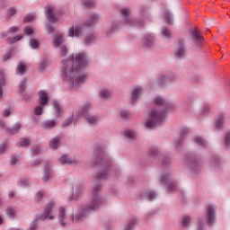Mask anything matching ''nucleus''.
Listing matches in <instances>:
<instances>
[{"instance_id":"f257e3e1","label":"nucleus","mask_w":230,"mask_h":230,"mask_svg":"<svg viewBox=\"0 0 230 230\" xmlns=\"http://www.w3.org/2000/svg\"><path fill=\"white\" fill-rule=\"evenodd\" d=\"M60 71L62 80L68 83L69 89L79 87L87 80L85 70L75 68V54H71L67 58L61 60Z\"/></svg>"},{"instance_id":"f03ea898","label":"nucleus","mask_w":230,"mask_h":230,"mask_svg":"<svg viewBox=\"0 0 230 230\" xmlns=\"http://www.w3.org/2000/svg\"><path fill=\"white\" fill-rule=\"evenodd\" d=\"M164 118H166V111L154 110L150 113V119L146 122V127L147 128H155L164 121Z\"/></svg>"},{"instance_id":"7ed1b4c3","label":"nucleus","mask_w":230,"mask_h":230,"mask_svg":"<svg viewBox=\"0 0 230 230\" xmlns=\"http://www.w3.org/2000/svg\"><path fill=\"white\" fill-rule=\"evenodd\" d=\"M87 67V52L81 51L74 57V69L85 70Z\"/></svg>"},{"instance_id":"20e7f679","label":"nucleus","mask_w":230,"mask_h":230,"mask_svg":"<svg viewBox=\"0 0 230 230\" xmlns=\"http://www.w3.org/2000/svg\"><path fill=\"white\" fill-rule=\"evenodd\" d=\"M85 218H87V205L79 207L75 211V215L72 214V222H84Z\"/></svg>"},{"instance_id":"39448f33","label":"nucleus","mask_w":230,"mask_h":230,"mask_svg":"<svg viewBox=\"0 0 230 230\" xmlns=\"http://www.w3.org/2000/svg\"><path fill=\"white\" fill-rule=\"evenodd\" d=\"M84 33H85V27L82 25H72L68 29L67 35L68 37L80 39V37H83Z\"/></svg>"},{"instance_id":"423d86ee","label":"nucleus","mask_w":230,"mask_h":230,"mask_svg":"<svg viewBox=\"0 0 230 230\" xmlns=\"http://www.w3.org/2000/svg\"><path fill=\"white\" fill-rule=\"evenodd\" d=\"M53 208H55V202L53 200L49 201L45 206L44 212L40 217V220H46L47 218L53 220L54 217L51 215Z\"/></svg>"},{"instance_id":"0eeeda50","label":"nucleus","mask_w":230,"mask_h":230,"mask_svg":"<svg viewBox=\"0 0 230 230\" xmlns=\"http://www.w3.org/2000/svg\"><path fill=\"white\" fill-rule=\"evenodd\" d=\"M120 13L124 19V22L128 24L129 26H139L137 22H135L132 18H130V10L128 8H123L120 10Z\"/></svg>"},{"instance_id":"6e6552de","label":"nucleus","mask_w":230,"mask_h":230,"mask_svg":"<svg viewBox=\"0 0 230 230\" xmlns=\"http://www.w3.org/2000/svg\"><path fill=\"white\" fill-rule=\"evenodd\" d=\"M82 118H84L85 119H87V105L86 104L83 105L78 110V111L75 112L74 125H76V123L78 122V119Z\"/></svg>"},{"instance_id":"1a4fd4ad","label":"nucleus","mask_w":230,"mask_h":230,"mask_svg":"<svg viewBox=\"0 0 230 230\" xmlns=\"http://www.w3.org/2000/svg\"><path fill=\"white\" fill-rule=\"evenodd\" d=\"M58 123V120L57 119H47L41 122V128L43 130H51V128H55Z\"/></svg>"},{"instance_id":"9d476101","label":"nucleus","mask_w":230,"mask_h":230,"mask_svg":"<svg viewBox=\"0 0 230 230\" xmlns=\"http://www.w3.org/2000/svg\"><path fill=\"white\" fill-rule=\"evenodd\" d=\"M45 16L49 22H50V24H55V22L58 21V18L55 16V14L53 13V9L49 5L47 6V10L45 11Z\"/></svg>"},{"instance_id":"9b49d317","label":"nucleus","mask_w":230,"mask_h":230,"mask_svg":"<svg viewBox=\"0 0 230 230\" xmlns=\"http://www.w3.org/2000/svg\"><path fill=\"white\" fill-rule=\"evenodd\" d=\"M53 175V171L51 170V167L49 166V164L45 163L44 165V173L42 177L43 182H48L50 177Z\"/></svg>"},{"instance_id":"f8f14e48","label":"nucleus","mask_w":230,"mask_h":230,"mask_svg":"<svg viewBox=\"0 0 230 230\" xmlns=\"http://www.w3.org/2000/svg\"><path fill=\"white\" fill-rule=\"evenodd\" d=\"M142 94H143V88L141 86H137V87L133 88L132 93H131V103L137 102V99Z\"/></svg>"},{"instance_id":"ddd939ff","label":"nucleus","mask_w":230,"mask_h":230,"mask_svg":"<svg viewBox=\"0 0 230 230\" xmlns=\"http://www.w3.org/2000/svg\"><path fill=\"white\" fill-rule=\"evenodd\" d=\"M176 57H179V58H181V57H184L186 55V48L184 47V40H180L178 42V49L175 52Z\"/></svg>"},{"instance_id":"4468645a","label":"nucleus","mask_w":230,"mask_h":230,"mask_svg":"<svg viewBox=\"0 0 230 230\" xmlns=\"http://www.w3.org/2000/svg\"><path fill=\"white\" fill-rule=\"evenodd\" d=\"M190 36L192 37L194 42L197 44H200L203 39L202 36L199 33V28L195 27L194 29L190 30Z\"/></svg>"},{"instance_id":"2eb2a0df","label":"nucleus","mask_w":230,"mask_h":230,"mask_svg":"<svg viewBox=\"0 0 230 230\" xmlns=\"http://www.w3.org/2000/svg\"><path fill=\"white\" fill-rule=\"evenodd\" d=\"M52 107H53L55 118H60L63 112L62 106H60V103L58 102L53 101Z\"/></svg>"},{"instance_id":"dca6fc26","label":"nucleus","mask_w":230,"mask_h":230,"mask_svg":"<svg viewBox=\"0 0 230 230\" xmlns=\"http://www.w3.org/2000/svg\"><path fill=\"white\" fill-rule=\"evenodd\" d=\"M39 94H40V101H39L40 105H41V107L48 105V102H49V97L48 96V93L41 90L40 91Z\"/></svg>"},{"instance_id":"f3484780","label":"nucleus","mask_w":230,"mask_h":230,"mask_svg":"<svg viewBox=\"0 0 230 230\" xmlns=\"http://www.w3.org/2000/svg\"><path fill=\"white\" fill-rule=\"evenodd\" d=\"M98 22H100V15L93 13L88 17L87 26L93 27L95 24H98Z\"/></svg>"},{"instance_id":"a211bd4d","label":"nucleus","mask_w":230,"mask_h":230,"mask_svg":"<svg viewBox=\"0 0 230 230\" xmlns=\"http://www.w3.org/2000/svg\"><path fill=\"white\" fill-rule=\"evenodd\" d=\"M58 162L60 164H67L68 166H71L73 164V158H69L67 154H64L58 158Z\"/></svg>"},{"instance_id":"6ab92c4d","label":"nucleus","mask_w":230,"mask_h":230,"mask_svg":"<svg viewBox=\"0 0 230 230\" xmlns=\"http://www.w3.org/2000/svg\"><path fill=\"white\" fill-rule=\"evenodd\" d=\"M58 145H60V137L56 136L49 141V147L51 150H57L58 148Z\"/></svg>"},{"instance_id":"aec40b11","label":"nucleus","mask_w":230,"mask_h":230,"mask_svg":"<svg viewBox=\"0 0 230 230\" xmlns=\"http://www.w3.org/2000/svg\"><path fill=\"white\" fill-rule=\"evenodd\" d=\"M207 218L208 224L211 226V224H213V220H215V209H213L212 206H208V208Z\"/></svg>"},{"instance_id":"412c9836","label":"nucleus","mask_w":230,"mask_h":230,"mask_svg":"<svg viewBox=\"0 0 230 230\" xmlns=\"http://www.w3.org/2000/svg\"><path fill=\"white\" fill-rule=\"evenodd\" d=\"M17 31H19V26H12L5 32L1 33V37H8V35H13V33H17Z\"/></svg>"},{"instance_id":"4be33fe9","label":"nucleus","mask_w":230,"mask_h":230,"mask_svg":"<svg viewBox=\"0 0 230 230\" xmlns=\"http://www.w3.org/2000/svg\"><path fill=\"white\" fill-rule=\"evenodd\" d=\"M84 193V185L82 183H76L75 184V200H77V199Z\"/></svg>"},{"instance_id":"5701e85b","label":"nucleus","mask_w":230,"mask_h":230,"mask_svg":"<svg viewBox=\"0 0 230 230\" xmlns=\"http://www.w3.org/2000/svg\"><path fill=\"white\" fill-rule=\"evenodd\" d=\"M19 130H21V123H16L14 124V126L13 127V128H6L5 132L7 134H10V136H13V134H17V132H19Z\"/></svg>"},{"instance_id":"b1692460","label":"nucleus","mask_w":230,"mask_h":230,"mask_svg":"<svg viewBox=\"0 0 230 230\" xmlns=\"http://www.w3.org/2000/svg\"><path fill=\"white\" fill-rule=\"evenodd\" d=\"M27 82L28 80L26 79V77L21 81V83L18 85V94H22V93L26 91V87H28Z\"/></svg>"},{"instance_id":"393cba45","label":"nucleus","mask_w":230,"mask_h":230,"mask_svg":"<svg viewBox=\"0 0 230 230\" xmlns=\"http://www.w3.org/2000/svg\"><path fill=\"white\" fill-rule=\"evenodd\" d=\"M102 204V199L100 197L95 196L93 199L92 204L89 206L90 209H98L100 205Z\"/></svg>"},{"instance_id":"a878e982","label":"nucleus","mask_w":230,"mask_h":230,"mask_svg":"<svg viewBox=\"0 0 230 230\" xmlns=\"http://www.w3.org/2000/svg\"><path fill=\"white\" fill-rule=\"evenodd\" d=\"M6 84V76L4 75V72L0 71V98H3V88L1 85Z\"/></svg>"},{"instance_id":"bb28decb","label":"nucleus","mask_w":230,"mask_h":230,"mask_svg":"<svg viewBox=\"0 0 230 230\" xmlns=\"http://www.w3.org/2000/svg\"><path fill=\"white\" fill-rule=\"evenodd\" d=\"M154 41H155V39H154V36H152V35H146L144 38V44L147 48H150L151 46H154Z\"/></svg>"},{"instance_id":"cd10ccee","label":"nucleus","mask_w":230,"mask_h":230,"mask_svg":"<svg viewBox=\"0 0 230 230\" xmlns=\"http://www.w3.org/2000/svg\"><path fill=\"white\" fill-rule=\"evenodd\" d=\"M226 122V117L224 114L218 116L217 119L216 120V127L217 128H222L224 127V123Z\"/></svg>"},{"instance_id":"c85d7f7f","label":"nucleus","mask_w":230,"mask_h":230,"mask_svg":"<svg viewBox=\"0 0 230 230\" xmlns=\"http://www.w3.org/2000/svg\"><path fill=\"white\" fill-rule=\"evenodd\" d=\"M64 43V37L61 35L55 36L53 39V44L56 48H58L60 45Z\"/></svg>"},{"instance_id":"c756f323","label":"nucleus","mask_w":230,"mask_h":230,"mask_svg":"<svg viewBox=\"0 0 230 230\" xmlns=\"http://www.w3.org/2000/svg\"><path fill=\"white\" fill-rule=\"evenodd\" d=\"M140 197H146V199H147V200H154V199H155L156 195L155 192L154 191H148V192H142L140 194Z\"/></svg>"},{"instance_id":"7c9ffc66","label":"nucleus","mask_w":230,"mask_h":230,"mask_svg":"<svg viewBox=\"0 0 230 230\" xmlns=\"http://www.w3.org/2000/svg\"><path fill=\"white\" fill-rule=\"evenodd\" d=\"M29 46L31 48V49H39L40 47V42L35 39H31L29 40Z\"/></svg>"},{"instance_id":"2f4dec72","label":"nucleus","mask_w":230,"mask_h":230,"mask_svg":"<svg viewBox=\"0 0 230 230\" xmlns=\"http://www.w3.org/2000/svg\"><path fill=\"white\" fill-rule=\"evenodd\" d=\"M155 103L156 105H161L162 107H168V102L163 97H156L155 99Z\"/></svg>"},{"instance_id":"473e14b6","label":"nucleus","mask_w":230,"mask_h":230,"mask_svg":"<svg viewBox=\"0 0 230 230\" xmlns=\"http://www.w3.org/2000/svg\"><path fill=\"white\" fill-rule=\"evenodd\" d=\"M73 119H75V113L73 112L70 117H68L66 119L64 120L62 123L63 128H66V127H69L71 123H73Z\"/></svg>"},{"instance_id":"72a5a7b5","label":"nucleus","mask_w":230,"mask_h":230,"mask_svg":"<svg viewBox=\"0 0 230 230\" xmlns=\"http://www.w3.org/2000/svg\"><path fill=\"white\" fill-rule=\"evenodd\" d=\"M22 34L17 35L13 38H8L6 40L7 42H10V44H15V42H19V40H22Z\"/></svg>"},{"instance_id":"f704fd0d","label":"nucleus","mask_w":230,"mask_h":230,"mask_svg":"<svg viewBox=\"0 0 230 230\" xmlns=\"http://www.w3.org/2000/svg\"><path fill=\"white\" fill-rule=\"evenodd\" d=\"M58 222H62V220H66V208L64 207L59 208V214H58Z\"/></svg>"},{"instance_id":"c9c22d12","label":"nucleus","mask_w":230,"mask_h":230,"mask_svg":"<svg viewBox=\"0 0 230 230\" xmlns=\"http://www.w3.org/2000/svg\"><path fill=\"white\" fill-rule=\"evenodd\" d=\"M16 73H20V75H24V73H26V66L22 65V63H19L16 67Z\"/></svg>"},{"instance_id":"e433bc0d","label":"nucleus","mask_w":230,"mask_h":230,"mask_svg":"<svg viewBox=\"0 0 230 230\" xmlns=\"http://www.w3.org/2000/svg\"><path fill=\"white\" fill-rule=\"evenodd\" d=\"M13 53V49H9L6 53L3 56V62H6V60H10L12 58V55Z\"/></svg>"},{"instance_id":"4c0bfd02","label":"nucleus","mask_w":230,"mask_h":230,"mask_svg":"<svg viewBox=\"0 0 230 230\" xmlns=\"http://www.w3.org/2000/svg\"><path fill=\"white\" fill-rule=\"evenodd\" d=\"M100 96L101 98H103L105 100L109 98V96H111V91H109L108 89H102L100 91Z\"/></svg>"},{"instance_id":"58836bf2","label":"nucleus","mask_w":230,"mask_h":230,"mask_svg":"<svg viewBox=\"0 0 230 230\" xmlns=\"http://www.w3.org/2000/svg\"><path fill=\"white\" fill-rule=\"evenodd\" d=\"M88 123H90V125H96V123H98L99 119L98 117L94 116V115H88Z\"/></svg>"},{"instance_id":"ea45409f","label":"nucleus","mask_w":230,"mask_h":230,"mask_svg":"<svg viewBox=\"0 0 230 230\" xmlns=\"http://www.w3.org/2000/svg\"><path fill=\"white\" fill-rule=\"evenodd\" d=\"M15 13H17V10H15V7H11V8L7 11V18H6V21H10L11 17H13V15H15Z\"/></svg>"},{"instance_id":"a19ab883","label":"nucleus","mask_w":230,"mask_h":230,"mask_svg":"<svg viewBox=\"0 0 230 230\" xmlns=\"http://www.w3.org/2000/svg\"><path fill=\"white\" fill-rule=\"evenodd\" d=\"M18 186H21L22 188H28V186H29L28 179H26V178L19 179Z\"/></svg>"},{"instance_id":"79ce46f5","label":"nucleus","mask_w":230,"mask_h":230,"mask_svg":"<svg viewBox=\"0 0 230 230\" xmlns=\"http://www.w3.org/2000/svg\"><path fill=\"white\" fill-rule=\"evenodd\" d=\"M194 141L198 145H200V146H206V140H204V138H202L201 137H195Z\"/></svg>"},{"instance_id":"37998d69","label":"nucleus","mask_w":230,"mask_h":230,"mask_svg":"<svg viewBox=\"0 0 230 230\" xmlns=\"http://www.w3.org/2000/svg\"><path fill=\"white\" fill-rule=\"evenodd\" d=\"M6 215L9 218H15V210L13 208H7Z\"/></svg>"},{"instance_id":"c03bdc74","label":"nucleus","mask_w":230,"mask_h":230,"mask_svg":"<svg viewBox=\"0 0 230 230\" xmlns=\"http://www.w3.org/2000/svg\"><path fill=\"white\" fill-rule=\"evenodd\" d=\"M42 107H44V106H42V105L40 104V106H36V107L34 108V114H35L36 116H42V114H43V109H42Z\"/></svg>"},{"instance_id":"a18cd8bd","label":"nucleus","mask_w":230,"mask_h":230,"mask_svg":"<svg viewBox=\"0 0 230 230\" xmlns=\"http://www.w3.org/2000/svg\"><path fill=\"white\" fill-rule=\"evenodd\" d=\"M48 67V59H43L39 66L40 71H44Z\"/></svg>"},{"instance_id":"49530a36","label":"nucleus","mask_w":230,"mask_h":230,"mask_svg":"<svg viewBox=\"0 0 230 230\" xmlns=\"http://www.w3.org/2000/svg\"><path fill=\"white\" fill-rule=\"evenodd\" d=\"M31 141L27 137L22 138L20 142V146L24 147V146H30Z\"/></svg>"},{"instance_id":"de8ad7c7","label":"nucleus","mask_w":230,"mask_h":230,"mask_svg":"<svg viewBox=\"0 0 230 230\" xmlns=\"http://www.w3.org/2000/svg\"><path fill=\"white\" fill-rule=\"evenodd\" d=\"M124 136L129 139H134L136 137V133L132 130H127L125 131Z\"/></svg>"},{"instance_id":"09e8293b","label":"nucleus","mask_w":230,"mask_h":230,"mask_svg":"<svg viewBox=\"0 0 230 230\" xmlns=\"http://www.w3.org/2000/svg\"><path fill=\"white\" fill-rule=\"evenodd\" d=\"M23 33L30 37V35L33 34V29H31L30 26H25L23 29Z\"/></svg>"},{"instance_id":"8fccbe9b","label":"nucleus","mask_w":230,"mask_h":230,"mask_svg":"<svg viewBox=\"0 0 230 230\" xmlns=\"http://www.w3.org/2000/svg\"><path fill=\"white\" fill-rule=\"evenodd\" d=\"M35 19V15L29 13L23 18V22H31Z\"/></svg>"},{"instance_id":"3c124183","label":"nucleus","mask_w":230,"mask_h":230,"mask_svg":"<svg viewBox=\"0 0 230 230\" xmlns=\"http://www.w3.org/2000/svg\"><path fill=\"white\" fill-rule=\"evenodd\" d=\"M42 197H44V193L42 191H38L36 196H35V202L38 204V202H40L42 200Z\"/></svg>"},{"instance_id":"603ef678","label":"nucleus","mask_w":230,"mask_h":230,"mask_svg":"<svg viewBox=\"0 0 230 230\" xmlns=\"http://www.w3.org/2000/svg\"><path fill=\"white\" fill-rule=\"evenodd\" d=\"M19 161V158L17 157V155H13L11 156V159H10V164L11 166H14V164H17V162Z\"/></svg>"},{"instance_id":"864d4df0","label":"nucleus","mask_w":230,"mask_h":230,"mask_svg":"<svg viewBox=\"0 0 230 230\" xmlns=\"http://www.w3.org/2000/svg\"><path fill=\"white\" fill-rule=\"evenodd\" d=\"M137 220H131L125 227V230H132L134 228V225L136 224Z\"/></svg>"},{"instance_id":"5fc2aeb1","label":"nucleus","mask_w":230,"mask_h":230,"mask_svg":"<svg viewBox=\"0 0 230 230\" xmlns=\"http://www.w3.org/2000/svg\"><path fill=\"white\" fill-rule=\"evenodd\" d=\"M42 149L40 148V147H39V146H37L36 148H34V149H31V155L32 156H34V155H39V154H40V151H41Z\"/></svg>"},{"instance_id":"6e6d98bb","label":"nucleus","mask_w":230,"mask_h":230,"mask_svg":"<svg viewBox=\"0 0 230 230\" xmlns=\"http://www.w3.org/2000/svg\"><path fill=\"white\" fill-rule=\"evenodd\" d=\"M40 163H42V159L40 158H36L35 160H33L31 163V166H39V164H40Z\"/></svg>"},{"instance_id":"4d7b16f0","label":"nucleus","mask_w":230,"mask_h":230,"mask_svg":"<svg viewBox=\"0 0 230 230\" xmlns=\"http://www.w3.org/2000/svg\"><path fill=\"white\" fill-rule=\"evenodd\" d=\"M190 216H185L182 217V220H181V224L182 226H188V224H190Z\"/></svg>"},{"instance_id":"13d9d810","label":"nucleus","mask_w":230,"mask_h":230,"mask_svg":"<svg viewBox=\"0 0 230 230\" xmlns=\"http://www.w3.org/2000/svg\"><path fill=\"white\" fill-rule=\"evenodd\" d=\"M96 6V1L88 0L87 1V8H94Z\"/></svg>"},{"instance_id":"bf43d9fd","label":"nucleus","mask_w":230,"mask_h":230,"mask_svg":"<svg viewBox=\"0 0 230 230\" xmlns=\"http://www.w3.org/2000/svg\"><path fill=\"white\" fill-rule=\"evenodd\" d=\"M10 114H11V111H10V106H9L4 110L2 116H3V118H8V116H10Z\"/></svg>"},{"instance_id":"052dcab7","label":"nucleus","mask_w":230,"mask_h":230,"mask_svg":"<svg viewBox=\"0 0 230 230\" xmlns=\"http://www.w3.org/2000/svg\"><path fill=\"white\" fill-rule=\"evenodd\" d=\"M22 99L24 100V102H30V100L31 99V94L25 93L22 94Z\"/></svg>"},{"instance_id":"680f3d73","label":"nucleus","mask_w":230,"mask_h":230,"mask_svg":"<svg viewBox=\"0 0 230 230\" xmlns=\"http://www.w3.org/2000/svg\"><path fill=\"white\" fill-rule=\"evenodd\" d=\"M128 116H130V113H128V111H127L125 110L120 111L121 118L127 119V118H128Z\"/></svg>"},{"instance_id":"e2e57ef3","label":"nucleus","mask_w":230,"mask_h":230,"mask_svg":"<svg viewBox=\"0 0 230 230\" xmlns=\"http://www.w3.org/2000/svg\"><path fill=\"white\" fill-rule=\"evenodd\" d=\"M229 143H230V131L227 132V133L226 134V137H225V145H226V146H228Z\"/></svg>"},{"instance_id":"0e129e2a","label":"nucleus","mask_w":230,"mask_h":230,"mask_svg":"<svg viewBox=\"0 0 230 230\" xmlns=\"http://www.w3.org/2000/svg\"><path fill=\"white\" fill-rule=\"evenodd\" d=\"M162 33L164 37H170L172 35V31L166 28L162 31Z\"/></svg>"},{"instance_id":"69168bd1","label":"nucleus","mask_w":230,"mask_h":230,"mask_svg":"<svg viewBox=\"0 0 230 230\" xmlns=\"http://www.w3.org/2000/svg\"><path fill=\"white\" fill-rule=\"evenodd\" d=\"M6 148H7V146H6V143H2L1 145H0V154H4V152H6Z\"/></svg>"},{"instance_id":"338daca9","label":"nucleus","mask_w":230,"mask_h":230,"mask_svg":"<svg viewBox=\"0 0 230 230\" xmlns=\"http://www.w3.org/2000/svg\"><path fill=\"white\" fill-rule=\"evenodd\" d=\"M62 57H66V55H67V47H66V45H63L60 49Z\"/></svg>"},{"instance_id":"774afa93","label":"nucleus","mask_w":230,"mask_h":230,"mask_svg":"<svg viewBox=\"0 0 230 230\" xmlns=\"http://www.w3.org/2000/svg\"><path fill=\"white\" fill-rule=\"evenodd\" d=\"M46 30L48 33H55V27L53 25H47Z\"/></svg>"}]
</instances>
